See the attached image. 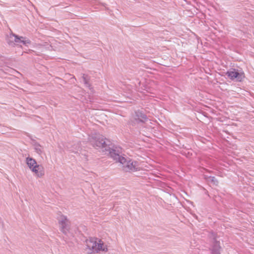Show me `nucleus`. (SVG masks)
<instances>
[{"instance_id":"1","label":"nucleus","mask_w":254,"mask_h":254,"mask_svg":"<svg viewBox=\"0 0 254 254\" xmlns=\"http://www.w3.org/2000/svg\"><path fill=\"white\" fill-rule=\"evenodd\" d=\"M110 154L112 158L123 165V169L126 172L136 171L140 169L137 162L122 156L121 149H112L110 151Z\"/></svg>"},{"instance_id":"2","label":"nucleus","mask_w":254,"mask_h":254,"mask_svg":"<svg viewBox=\"0 0 254 254\" xmlns=\"http://www.w3.org/2000/svg\"><path fill=\"white\" fill-rule=\"evenodd\" d=\"M86 251L88 254L98 253L100 251L106 252L108 251L107 246L100 239L95 238H89L85 241Z\"/></svg>"},{"instance_id":"3","label":"nucleus","mask_w":254,"mask_h":254,"mask_svg":"<svg viewBox=\"0 0 254 254\" xmlns=\"http://www.w3.org/2000/svg\"><path fill=\"white\" fill-rule=\"evenodd\" d=\"M90 141L94 147H96L97 149L101 148L103 151L110 150L109 141L103 136L90 138Z\"/></svg>"},{"instance_id":"4","label":"nucleus","mask_w":254,"mask_h":254,"mask_svg":"<svg viewBox=\"0 0 254 254\" xmlns=\"http://www.w3.org/2000/svg\"><path fill=\"white\" fill-rule=\"evenodd\" d=\"M7 42L9 45L14 46L15 44L22 43L23 45L28 46L31 43L30 40L22 36H18L14 34L11 33L7 36Z\"/></svg>"},{"instance_id":"5","label":"nucleus","mask_w":254,"mask_h":254,"mask_svg":"<svg viewBox=\"0 0 254 254\" xmlns=\"http://www.w3.org/2000/svg\"><path fill=\"white\" fill-rule=\"evenodd\" d=\"M58 221L60 225V229L61 231L65 235L69 236L70 222L67 219V217L62 215L58 218Z\"/></svg>"},{"instance_id":"6","label":"nucleus","mask_w":254,"mask_h":254,"mask_svg":"<svg viewBox=\"0 0 254 254\" xmlns=\"http://www.w3.org/2000/svg\"><path fill=\"white\" fill-rule=\"evenodd\" d=\"M209 238L211 240V245L210 249L213 254H220L222 248L220 242L216 240V236L214 233L210 234Z\"/></svg>"},{"instance_id":"7","label":"nucleus","mask_w":254,"mask_h":254,"mask_svg":"<svg viewBox=\"0 0 254 254\" xmlns=\"http://www.w3.org/2000/svg\"><path fill=\"white\" fill-rule=\"evenodd\" d=\"M226 74L231 80L235 79L237 81H241L245 77L244 73L238 72L235 69L227 71Z\"/></svg>"},{"instance_id":"8","label":"nucleus","mask_w":254,"mask_h":254,"mask_svg":"<svg viewBox=\"0 0 254 254\" xmlns=\"http://www.w3.org/2000/svg\"><path fill=\"white\" fill-rule=\"evenodd\" d=\"M37 178H42L45 175L43 168L39 165L30 170Z\"/></svg>"},{"instance_id":"9","label":"nucleus","mask_w":254,"mask_h":254,"mask_svg":"<svg viewBox=\"0 0 254 254\" xmlns=\"http://www.w3.org/2000/svg\"><path fill=\"white\" fill-rule=\"evenodd\" d=\"M26 163L30 170H31L32 168H34L39 165L34 159L30 157H28L26 158Z\"/></svg>"},{"instance_id":"10","label":"nucleus","mask_w":254,"mask_h":254,"mask_svg":"<svg viewBox=\"0 0 254 254\" xmlns=\"http://www.w3.org/2000/svg\"><path fill=\"white\" fill-rule=\"evenodd\" d=\"M135 120L137 122H144L147 120V118L145 115L141 113H136Z\"/></svg>"},{"instance_id":"11","label":"nucleus","mask_w":254,"mask_h":254,"mask_svg":"<svg viewBox=\"0 0 254 254\" xmlns=\"http://www.w3.org/2000/svg\"><path fill=\"white\" fill-rule=\"evenodd\" d=\"M35 151L39 155H41L43 153V147L38 143H35L33 145Z\"/></svg>"},{"instance_id":"12","label":"nucleus","mask_w":254,"mask_h":254,"mask_svg":"<svg viewBox=\"0 0 254 254\" xmlns=\"http://www.w3.org/2000/svg\"><path fill=\"white\" fill-rule=\"evenodd\" d=\"M87 76L85 74H83L82 75V77L83 81L85 85L87 87H89L90 84L88 83V79L87 78Z\"/></svg>"},{"instance_id":"13","label":"nucleus","mask_w":254,"mask_h":254,"mask_svg":"<svg viewBox=\"0 0 254 254\" xmlns=\"http://www.w3.org/2000/svg\"><path fill=\"white\" fill-rule=\"evenodd\" d=\"M209 181H210L211 182H212L215 185H218V182L215 179V178L214 177H210L209 178Z\"/></svg>"}]
</instances>
